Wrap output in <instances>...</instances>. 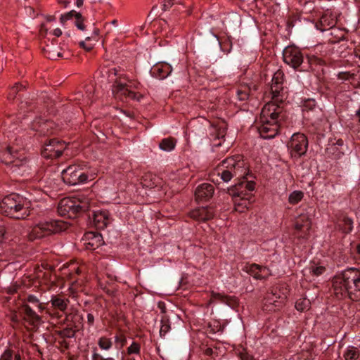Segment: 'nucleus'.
I'll return each instance as SVG.
<instances>
[{"instance_id":"obj_21","label":"nucleus","mask_w":360,"mask_h":360,"mask_svg":"<svg viewBox=\"0 0 360 360\" xmlns=\"http://www.w3.org/2000/svg\"><path fill=\"white\" fill-rule=\"evenodd\" d=\"M283 80V74L281 71L276 72L271 79V89L274 97H276L282 89V83Z\"/></svg>"},{"instance_id":"obj_50","label":"nucleus","mask_w":360,"mask_h":360,"mask_svg":"<svg viewBox=\"0 0 360 360\" xmlns=\"http://www.w3.org/2000/svg\"><path fill=\"white\" fill-rule=\"evenodd\" d=\"M87 321L90 325H92L94 323V317L93 314H87Z\"/></svg>"},{"instance_id":"obj_37","label":"nucleus","mask_w":360,"mask_h":360,"mask_svg":"<svg viewBox=\"0 0 360 360\" xmlns=\"http://www.w3.org/2000/svg\"><path fill=\"white\" fill-rule=\"evenodd\" d=\"M140 352V345L136 342H132V344L127 348V353L129 354H138Z\"/></svg>"},{"instance_id":"obj_8","label":"nucleus","mask_w":360,"mask_h":360,"mask_svg":"<svg viewBox=\"0 0 360 360\" xmlns=\"http://www.w3.org/2000/svg\"><path fill=\"white\" fill-rule=\"evenodd\" d=\"M308 141L306 136L295 133L290 139L289 149L292 157L298 158L304 155L307 150Z\"/></svg>"},{"instance_id":"obj_35","label":"nucleus","mask_w":360,"mask_h":360,"mask_svg":"<svg viewBox=\"0 0 360 360\" xmlns=\"http://www.w3.org/2000/svg\"><path fill=\"white\" fill-rule=\"evenodd\" d=\"M27 300L28 302L32 303L33 304H36V306L39 309L40 311L44 309L41 304L39 302V300L34 295H29L27 297Z\"/></svg>"},{"instance_id":"obj_60","label":"nucleus","mask_w":360,"mask_h":360,"mask_svg":"<svg viewBox=\"0 0 360 360\" xmlns=\"http://www.w3.org/2000/svg\"><path fill=\"white\" fill-rule=\"evenodd\" d=\"M346 75H347V73H342V74H341V75H340V77H341L342 79H345V77H343V76H345Z\"/></svg>"},{"instance_id":"obj_38","label":"nucleus","mask_w":360,"mask_h":360,"mask_svg":"<svg viewBox=\"0 0 360 360\" xmlns=\"http://www.w3.org/2000/svg\"><path fill=\"white\" fill-rule=\"evenodd\" d=\"M22 88V85L16 84L12 89L10 90L8 94V99H14L17 93L21 90Z\"/></svg>"},{"instance_id":"obj_12","label":"nucleus","mask_w":360,"mask_h":360,"mask_svg":"<svg viewBox=\"0 0 360 360\" xmlns=\"http://www.w3.org/2000/svg\"><path fill=\"white\" fill-rule=\"evenodd\" d=\"M260 125L258 127V131L260 136L264 139H272L275 137L279 129V125L277 122L271 121L266 122L264 120H259Z\"/></svg>"},{"instance_id":"obj_27","label":"nucleus","mask_w":360,"mask_h":360,"mask_svg":"<svg viewBox=\"0 0 360 360\" xmlns=\"http://www.w3.org/2000/svg\"><path fill=\"white\" fill-rule=\"evenodd\" d=\"M0 360H21L19 353L11 349H6L1 355Z\"/></svg>"},{"instance_id":"obj_49","label":"nucleus","mask_w":360,"mask_h":360,"mask_svg":"<svg viewBox=\"0 0 360 360\" xmlns=\"http://www.w3.org/2000/svg\"><path fill=\"white\" fill-rule=\"evenodd\" d=\"M214 349L212 348H210V347L205 349V350L204 352L205 354L207 356H212L214 354Z\"/></svg>"},{"instance_id":"obj_26","label":"nucleus","mask_w":360,"mask_h":360,"mask_svg":"<svg viewBox=\"0 0 360 360\" xmlns=\"http://www.w3.org/2000/svg\"><path fill=\"white\" fill-rule=\"evenodd\" d=\"M176 141L173 138H166L161 141L159 147L161 150L167 152L172 151L174 149Z\"/></svg>"},{"instance_id":"obj_9","label":"nucleus","mask_w":360,"mask_h":360,"mask_svg":"<svg viewBox=\"0 0 360 360\" xmlns=\"http://www.w3.org/2000/svg\"><path fill=\"white\" fill-rule=\"evenodd\" d=\"M65 148V142L52 139L49 143H45L41 151V155L44 158H57L62 155Z\"/></svg>"},{"instance_id":"obj_19","label":"nucleus","mask_w":360,"mask_h":360,"mask_svg":"<svg viewBox=\"0 0 360 360\" xmlns=\"http://www.w3.org/2000/svg\"><path fill=\"white\" fill-rule=\"evenodd\" d=\"M94 221L98 229H104L110 222L109 214L106 210L94 212Z\"/></svg>"},{"instance_id":"obj_10","label":"nucleus","mask_w":360,"mask_h":360,"mask_svg":"<svg viewBox=\"0 0 360 360\" xmlns=\"http://www.w3.org/2000/svg\"><path fill=\"white\" fill-rule=\"evenodd\" d=\"M283 61L294 69L297 68L303 62V56L300 50L295 46H288L283 52Z\"/></svg>"},{"instance_id":"obj_30","label":"nucleus","mask_w":360,"mask_h":360,"mask_svg":"<svg viewBox=\"0 0 360 360\" xmlns=\"http://www.w3.org/2000/svg\"><path fill=\"white\" fill-rule=\"evenodd\" d=\"M310 301L306 298H300L295 302V308L297 311H304L310 307Z\"/></svg>"},{"instance_id":"obj_34","label":"nucleus","mask_w":360,"mask_h":360,"mask_svg":"<svg viewBox=\"0 0 360 360\" xmlns=\"http://www.w3.org/2000/svg\"><path fill=\"white\" fill-rule=\"evenodd\" d=\"M353 229V221L350 218L345 217L343 219L342 230L344 233H350Z\"/></svg>"},{"instance_id":"obj_18","label":"nucleus","mask_w":360,"mask_h":360,"mask_svg":"<svg viewBox=\"0 0 360 360\" xmlns=\"http://www.w3.org/2000/svg\"><path fill=\"white\" fill-rule=\"evenodd\" d=\"M214 216V211L211 208L199 207L191 212V217L196 220L206 221L212 219Z\"/></svg>"},{"instance_id":"obj_64","label":"nucleus","mask_w":360,"mask_h":360,"mask_svg":"<svg viewBox=\"0 0 360 360\" xmlns=\"http://www.w3.org/2000/svg\"><path fill=\"white\" fill-rule=\"evenodd\" d=\"M63 3H64V6L67 7L68 2H66V1H64Z\"/></svg>"},{"instance_id":"obj_47","label":"nucleus","mask_w":360,"mask_h":360,"mask_svg":"<svg viewBox=\"0 0 360 360\" xmlns=\"http://www.w3.org/2000/svg\"><path fill=\"white\" fill-rule=\"evenodd\" d=\"M52 34L57 37H59L62 35V31L60 28H56L53 30V32Z\"/></svg>"},{"instance_id":"obj_20","label":"nucleus","mask_w":360,"mask_h":360,"mask_svg":"<svg viewBox=\"0 0 360 360\" xmlns=\"http://www.w3.org/2000/svg\"><path fill=\"white\" fill-rule=\"evenodd\" d=\"M129 85L125 82L116 81L115 84L113 85L112 92L116 95L120 94V95H124L128 96L131 98H135V93L129 89Z\"/></svg>"},{"instance_id":"obj_11","label":"nucleus","mask_w":360,"mask_h":360,"mask_svg":"<svg viewBox=\"0 0 360 360\" xmlns=\"http://www.w3.org/2000/svg\"><path fill=\"white\" fill-rule=\"evenodd\" d=\"M281 112V108L274 102L267 103L262 108L259 120H264V122L276 121L278 123V116Z\"/></svg>"},{"instance_id":"obj_36","label":"nucleus","mask_w":360,"mask_h":360,"mask_svg":"<svg viewBox=\"0 0 360 360\" xmlns=\"http://www.w3.org/2000/svg\"><path fill=\"white\" fill-rule=\"evenodd\" d=\"M65 269H70V270L76 271V270L79 269V266L78 264L75 262H70V263L66 262V263L63 264V266L58 269V270H64Z\"/></svg>"},{"instance_id":"obj_52","label":"nucleus","mask_w":360,"mask_h":360,"mask_svg":"<svg viewBox=\"0 0 360 360\" xmlns=\"http://www.w3.org/2000/svg\"><path fill=\"white\" fill-rule=\"evenodd\" d=\"M167 328H168L167 326H162L161 327L160 330V333L161 335H162V333H166Z\"/></svg>"},{"instance_id":"obj_54","label":"nucleus","mask_w":360,"mask_h":360,"mask_svg":"<svg viewBox=\"0 0 360 360\" xmlns=\"http://www.w3.org/2000/svg\"><path fill=\"white\" fill-rule=\"evenodd\" d=\"M76 5L79 7L83 4V0H75Z\"/></svg>"},{"instance_id":"obj_1","label":"nucleus","mask_w":360,"mask_h":360,"mask_svg":"<svg viewBox=\"0 0 360 360\" xmlns=\"http://www.w3.org/2000/svg\"><path fill=\"white\" fill-rule=\"evenodd\" d=\"M255 189L253 181H241L228 188L227 193L232 198L236 211L243 213L247 211L253 202L252 191Z\"/></svg>"},{"instance_id":"obj_32","label":"nucleus","mask_w":360,"mask_h":360,"mask_svg":"<svg viewBox=\"0 0 360 360\" xmlns=\"http://www.w3.org/2000/svg\"><path fill=\"white\" fill-rule=\"evenodd\" d=\"M44 52L45 56L51 60H56L61 56V53L60 52L56 51L53 49V47L49 46L44 49Z\"/></svg>"},{"instance_id":"obj_40","label":"nucleus","mask_w":360,"mask_h":360,"mask_svg":"<svg viewBox=\"0 0 360 360\" xmlns=\"http://www.w3.org/2000/svg\"><path fill=\"white\" fill-rule=\"evenodd\" d=\"M88 41H83L80 42V46L87 51H90L94 46V43H86Z\"/></svg>"},{"instance_id":"obj_61","label":"nucleus","mask_w":360,"mask_h":360,"mask_svg":"<svg viewBox=\"0 0 360 360\" xmlns=\"http://www.w3.org/2000/svg\"><path fill=\"white\" fill-rule=\"evenodd\" d=\"M231 144V141H228L226 143V148H229V146Z\"/></svg>"},{"instance_id":"obj_5","label":"nucleus","mask_w":360,"mask_h":360,"mask_svg":"<svg viewBox=\"0 0 360 360\" xmlns=\"http://www.w3.org/2000/svg\"><path fill=\"white\" fill-rule=\"evenodd\" d=\"M1 158L6 165H11L13 172L23 176L29 173L30 170V166L27 164L24 153L19 152L13 146L8 147L6 150L4 151Z\"/></svg>"},{"instance_id":"obj_17","label":"nucleus","mask_w":360,"mask_h":360,"mask_svg":"<svg viewBox=\"0 0 360 360\" xmlns=\"http://www.w3.org/2000/svg\"><path fill=\"white\" fill-rule=\"evenodd\" d=\"M295 229L298 232L304 234L307 233L311 229V220L306 214H300L295 221Z\"/></svg>"},{"instance_id":"obj_2","label":"nucleus","mask_w":360,"mask_h":360,"mask_svg":"<svg viewBox=\"0 0 360 360\" xmlns=\"http://www.w3.org/2000/svg\"><path fill=\"white\" fill-rule=\"evenodd\" d=\"M0 212L15 219H24L30 214L25 200L14 193L0 201Z\"/></svg>"},{"instance_id":"obj_46","label":"nucleus","mask_w":360,"mask_h":360,"mask_svg":"<svg viewBox=\"0 0 360 360\" xmlns=\"http://www.w3.org/2000/svg\"><path fill=\"white\" fill-rule=\"evenodd\" d=\"M115 340L116 342H120V346L121 347H123L125 344V342H126V340L124 337L121 336V337H118L117 336L115 338Z\"/></svg>"},{"instance_id":"obj_24","label":"nucleus","mask_w":360,"mask_h":360,"mask_svg":"<svg viewBox=\"0 0 360 360\" xmlns=\"http://www.w3.org/2000/svg\"><path fill=\"white\" fill-rule=\"evenodd\" d=\"M53 125L54 124L50 121L34 122L33 124V129L45 136L52 133L51 129H53Z\"/></svg>"},{"instance_id":"obj_23","label":"nucleus","mask_w":360,"mask_h":360,"mask_svg":"<svg viewBox=\"0 0 360 360\" xmlns=\"http://www.w3.org/2000/svg\"><path fill=\"white\" fill-rule=\"evenodd\" d=\"M214 138L213 139V146L219 147L225 144L226 140V128L224 127H219V128H214Z\"/></svg>"},{"instance_id":"obj_33","label":"nucleus","mask_w":360,"mask_h":360,"mask_svg":"<svg viewBox=\"0 0 360 360\" xmlns=\"http://www.w3.org/2000/svg\"><path fill=\"white\" fill-rule=\"evenodd\" d=\"M99 347L102 349L108 350L112 347V341L106 337H101L98 342Z\"/></svg>"},{"instance_id":"obj_15","label":"nucleus","mask_w":360,"mask_h":360,"mask_svg":"<svg viewBox=\"0 0 360 360\" xmlns=\"http://www.w3.org/2000/svg\"><path fill=\"white\" fill-rule=\"evenodd\" d=\"M172 70V67L169 63L162 62L155 64L152 68L151 73L155 77L163 79L170 75Z\"/></svg>"},{"instance_id":"obj_22","label":"nucleus","mask_w":360,"mask_h":360,"mask_svg":"<svg viewBox=\"0 0 360 360\" xmlns=\"http://www.w3.org/2000/svg\"><path fill=\"white\" fill-rule=\"evenodd\" d=\"M286 298L284 293H278L277 289H275L271 293L267 295L265 298V304H274L276 307L280 306V304Z\"/></svg>"},{"instance_id":"obj_7","label":"nucleus","mask_w":360,"mask_h":360,"mask_svg":"<svg viewBox=\"0 0 360 360\" xmlns=\"http://www.w3.org/2000/svg\"><path fill=\"white\" fill-rule=\"evenodd\" d=\"M85 167V165H73L62 170L61 177L63 181L68 185L75 186L94 179L96 173H86L84 171Z\"/></svg>"},{"instance_id":"obj_62","label":"nucleus","mask_w":360,"mask_h":360,"mask_svg":"<svg viewBox=\"0 0 360 360\" xmlns=\"http://www.w3.org/2000/svg\"><path fill=\"white\" fill-rule=\"evenodd\" d=\"M321 271H314L316 276H319Z\"/></svg>"},{"instance_id":"obj_29","label":"nucleus","mask_w":360,"mask_h":360,"mask_svg":"<svg viewBox=\"0 0 360 360\" xmlns=\"http://www.w3.org/2000/svg\"><path fill=\"white\" fill-rule=\"evenodd\" d=\"M304 197V193L301 191H294L290 193L288 202L291 205H296L300 202Z\"/></svg>"},{"instance_id":"obj_42","label":"nucleus","mask_w":360,"mask_h":360,"mask_svg":"<svg viewBox=\"0 0 360 360\" xmlns=\"http://www.w3.org/2000/svg\"><path fill=\"white\" fill-rule=\"evenodd\" d=\"M250 276H252L255 279H262L264 278L265 276H263L260 274L259 271H250Z\"/></svg>"},{"instance_id":"obj_31","label":"nucleus","mask_w":360,"mask_h":360,"mask_svg":"<svg viewBox=\"0 0 360 360\" xmlns=\"http://www.w3.org/2000/svg\"><path fill=\"white\" fill-rule=\"evenodd\" d=\"M24 310L27 318L33 323H38L40 317L28 305H25Z\"/></svg>"},{"instance_id":"obj_14","label":"nucleus","mask_w":360,"mask_h":360,"mask_svg":"<svg viewBox=\"0 0 360 360\" xmlns=\"http://www.w3.org/2000/svg\"><path fill=\"white\" fill-rule=\"evenodd\" d=\"M214 193V187L210 184H202L195 190V195L197 200L205 201L212 198Z\"/></svg>"},{"instance_id":"obj_44","label":"nucleus","mask_w":360,"mask_h":360,"mask_svg":"<svg viewBox=\"0 0 360 360\" xmlns=\"http://www.w3.org/2000/svg\"><path fill=\"white\" fill-rule=\"evenodd\" d=\"M241 360H257L252 356L248 354V353H242L240 354Z\"/></svg>"},{"instance_id":"obj_48","label":"nucleus","mask_w":360,"mask_h":360,"mask_svg":"<svg viewBox=\"0 0 360 360\" xmlns=\"http://www.w3.org/2000/svg\"><path fill=\"white\" fill-rule=\"evenodd\" d=\"M353 283L357 288H360V278H354L352 279Z\"/></svg>"},{"instance_id":"obj_28","label":"nucleus","mask_w":360,"mask_h":360,"mask_svg":"<svg viewBox=\"0 0 360 360\" xmlns=\"http://www.w3.org/2000/svg\"><path fill=\"white\" fill-rule=\"evenodd\" d=\"M51 302L52 305L54 307L58 309L59 310H60L62 311H64L68 307V300H65L60 297H52Z\"/></svg>"},{"instance_id":"obj_43","label":"nucleus","mask_w":360,"mask_h":360,"mask_svg":"<svg viewBox=\"0 0 360 360\" xmlns=\"http://www.w3.org/2000/svg\"><path fill=\"white\" fill-rule=\"evenodd\" d=\"M98 35V30H95L93 32V34L91 37H86V41H91V39H94V41H97V37Z\"/></svg>"},{"instance_id":"obj_63","label":"nucleus","mask_w":360,"mask_h":360,"mask_svg":"<svg viewBox=\"0 0 360 360\" xmlns=\"http://www.w3.org/2000/svg\"><path fill=\"white\" fill-rule=\"evenodd\" d=\"M347 270L353 271V270H357V269L354 267H350V268L347 269Z\"/></svg>"},{"instance_id":"obj_59","label":"nucleus","mask_w":360,"mask_h":360,"mask_svg":"<svg viewBox=\"0 0 360 360\" xmlns=\"http://www.w3.org/2000/svg\"><path fill=\"white\" fill-rule=\"evenodd\" d=\"M356 251L359 254H360V244H359L357 246H356Z\"/></svg>"},{"instance_id":"obj_13","label":"nucleus","mask_w":360,"mask_h":360,"mask_svg":"<svg viewBox=\"0 0 360 360\" xmlns=\"http://www.w3.org/2000/svg\"><path fill=\"white\" fill-rule=\"evenodd\" d=\"M82 240L86 248L91 250H96L103 244L101 234L96 232L86 233Z\"/></svg>"},{"instance_id":"obj_53","label":"nucleus","mask_w":360,"mask_h":360,"mask_svg":"<svg viewBox=\"0 0 360 360\" xmlns=\"http://www.w3.org/2000/svg\"><path fill=\"white\" fill-rule=\"evenodd\" d=\"M250 270H254L253 269H259V266L257 264H252L250 265Z\"/></svg>"},{"instance_id":"obj_45","label":"nucleus","mask_w":360,"mask_h":360,"mask_svg":"<svg viewBox=\"0 0 360 360\" xmlns=\"http://www.w3.org/2000/svg\"><path fill=\"white\" fill-rule=\"evenodd\" d=\"M212 297L214 299L221 300L223 302H225L226 300V296H224L223 295H221L219 293H212Z\"/></svg>"},{"instance_id":"obj_4","label":"nucleus","mask_w":360,"mask_h":360,"mask_svg":"<svg viewBox=\"0 0 360 360\" xmlns=\"http://www.w3.org/2000/svg\"><path fill=\"white\" fill-rule=\"evenodd\" d=\"M68 224L62 220H43L34 225L29 233L30 240H35L65 231Z\"/></svg>"},{"instance_id":"obj_51","label":"nucleus","mask_w":360,"mask_h":360,"mask_svg":"<svg viewBox=\"0 0 360 360\" xmlns=\"http://www.w3.org/2000/svg\"><path fill=\"white\" fill-rule=\"evenodd\" d=\"M41 266L44 270H53V267L48 263H42Z\"/></svg>"},{"instance_id":"obj_55","label":"nucleus","mask_w":360,"mask_h":360,"mask_svg":"<svg viewBox=\"0 0 360 360\" xmlns=\"http://www.w3.org/2000/svg\"><path fill=\"white\" fill-rule=\"evenodd\" d=\"M5 233V231L3 228H0V238H1Z\"/></svg>"},{"instance_id":"obj_6","label":"nucleus","mask_w":360,"mask_h":360,"mask_svg":"<svg viewBox=\"0 0 360 360\" xmlns=\"http://www.w3.org/2000/svg\"><path fill=\"white\" fill-rule=\"evenodd\" d=\"M90 207V199L84 195H78L73 198L62 199L58 206V212L60 215L75 214L82 211H86Z\"/></svg>"},{"instance_id":"obj_3","label":"nucleus","mask_w":360,"mask_h":360,"mask_svg":"<svg viewBox=\"0 0 360 360\" xmlns=\"http://www.w3.org/2000/svg\"><path fill=\"white\" fill-rule=\"evenodd\" d=\"M224 182H229L233 177L240 178L247 174L245 163L240 155L225 159L216 170Z\"/></svg>"},{"instance_id":"obj_39","label":"nucleus","mask_w":360,"mask_h":360,"mask_svg":"<svg viewBox=\"0 0 360 360\" xmlns=\"http://www.w3.org/2000/svg\"><path fill=\"white\" fill-rule=\"evenodd\" d=\"M237 96L240 101H245L248 99L249 96V92L247 88L245 87L244 89H238L237 91Z\"/></svg>"},{"instance_id":"obj_16","label":"nucleus","mask_w":360,"mask_h":360,"mask_svg":"<svg viewBox=\"0 0 360 360\" xmlns=\"http://www.w3.org/2000/svg\"><path fill=\"white\" fill-rule=\"evenodd\" d=\"M75 18L74 24L80 30H84V19L79 13L75 11H71L64 15H62L60 18V23L64 25L65 22L72 20Z\"/></svg>"},{"instance_id":"obj_58","label":"nucleus","mask_w":360,"mask_h":360,"mask_svg":"<svg viewBox=\"0 0 360 360\" xmlns=\"http://www.w3.org/2000/svg\"><path fill=\"white\" fill-rule=\"evenodd\" d=\"M9 266H11V267L13 268V266H15V263H10L9 264ZM13 269L14 270H16L17 269V267L16 266H13Z\"/></svg>"},{"instance_id":"obj_56","label":"nucleus","mask_w":360,"mask_h":360,"mask_svg":"<svg viewBox=\"0 0 360 360\" xmlns=\"http://www.w3.org/2000/svg\"><path fill=\"white\" fill-rule=\"evenodd\" d=\"M356 115L357 116L358 120L360 122V107H359V109L358 110H356Z\"/></svg>"},{"instance_id":"obj_57","label":"nucleus","mask_w":360,"mask_h":360,"mask_svg":"<svg viewBox=\"0 0 360 360\" xmlns=\"http://www.w3.org/2000/svg\"><path fill=\"white\" fill-rule=\"evenodd\" d=\"M110 23H111L112 25H113L114 26H117V21L116 20H112V21L110 22Z\"/></svg>"},{"instance_id":"obj_41","label":"nucleus","mask_w":360,"mask_h":360,"mask_svg":"<svg viewBox=\"0 0 360 360\" xmlns=\"http://www.w3.org/2000/svg\"><path fill=\"white\" fill-rule=\"evenodd\" d=\"M174 4V0H164L162 7L165 11L170 8Z\"/></svg>"},{"instance_id":"obj_25","label":"nucleus","mask_w":360,"mask_h":360,"mask_svg":"<svg viewBox=\"0 0 360 360\" xmlns=\"http://www.w3.org/2000/svg\"><path fill=\"white\" fill-rule=\"evenodd\" d=\"M345 360H357L360 357L359 349L354 346H349L343 353Z\"/></svg>"}]
</instances>
